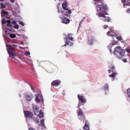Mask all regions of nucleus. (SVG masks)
<instances>
[{
  "label": "nucleus",
  "mask_w": 130,
  "mask_h": 130,
  "mask_svg": "<svg viewBox=\"0 0 130 130\" xmlns=\"http://www.w3.org/2000/svg\"><path fill=\"white\" fill-rule=\"evenodd\" d=\"M94 4L96 5V15L100 18H104L103 20L105 22H109L110 19L109 16H106L107 15V12L106 11L108 10V7L102 2V0H93Z\"/></svg>",
  "instance_id": "f257e3e1"
},
{
  "label": "nucleus",
  "mask_w": 130,
  "mask_h": 130,
  "mask_svg": "<svg viewBox=\"0 0 130 130\" xmlns=\"http://www.w3.org/2000/svg\"><path fill=\"white\" fill-rule=\"evenodd\" d=\"M64 40L66 43V44L64 45V46H67V45L72 46L74 45L73 42L75 41V40L73 38V35L72 34H68L67 36L64 38Z\"/></svg>",
  "instance_id": "f03ea898"
},
{
  "label": "nucleus",
  "mask_w": 130,
  "mask_h": 130,
  "mask_svg": "<svg viewBox=\"0 0 130 130\" xmlns=\"http://www.w3.org/2000/svg\"><path fill=\"white\" fill-rule=\"evenodd\" d=\"M62 7L63 8L64 10H61L60 13L63 14L64 16L69 17L71 15L72 11L68 7V4L67 3H63L62 5Z\"/></svg>",
  "instance_id": "7ed1b4c3"
},
{
  "label": "nucleus",
  "mask_w": 130,
  "mask_h": 130,
  "mask_svg": "<svg viewBox=\"0 0 130 130\" xmlns=\"http://www.w3.org/2000/svg\"><path fill=\"white\" fill-rule=\"evenodd\" d=\"M125 52V51L124 49H122L121 47L118 46L115 49L113 54L116 55L117 57L119 59V55L121 56H124Z\"/></svg>",
  "instance_id": "20e7f679"
},
{
  "label": "nucleus",
  "mask_w": 130,
  "mask_h": 130,
  "mask_svg": "<svg viewBox=\"0 0 130 130\" xmlns=\"http://www.w3.org/2000/svg\"><path fill=\"white\" fill-rule=\"evenodd\" d=\"M32 109L35 115H37V117L40 118H43L44 115L43 112H42L41 110L39 109L38 106L37 105H32Z\"/></svg>",
  "instance_id": "39448f33"
},
{
  "label": "nucleus",
  "mask_w": 130,
  "mask_h": 130,
  "mask_svg": "<svg viewBox=\"0 0 130 130\" xmlns=\"http://www.w3.org/2000/svg\"><path fill=\"white\" fill-rule=\"evenodd\" d=\"M77 115L79 116V120H80L81 121L82 120L83 122H84L85 120V114L83 112L82 109H79L77 110Z\"/></svg>",
  "instance_id": "423d86ee"
},
{
  "label": "nucleus",
  "mask_w": 130,
  "mask_h": 130,
  "mask_svg": "<svg viewBox=\"0 0 130 130\" xmlns=\"http://www.w3.org/2000/svg\"><path fill=\"white\" fill-rule=\"evenodd\" d=\"M24 116L26 118H32L34 114L31 112H29V111H26L25 110L24 111Z\"/></svg>",
  "instance_id": "0eeeda50"
},
{
  "label": "nucleus",
  "mask_w": 130,
  "mask_h": 130,
  "mask_svg": "<svg viewBox=\"0 0 130 130\" xmlns=\"http://www.w3.org/2000/svg\"><path fill=\"white\" fill-rule=\"evenodd\" d=\"M24 97L26 101L31 102L33 98V95L31 93H25Z\"/></svg>",
  "instance_id": "6e6552de"
},
{
  "label": "nucleus",
  "mask_w": 130,
  "mask_h": 130,
  "mask_svg": "<svg viewBox=\"0 0 130 130\" xmlns=\"http://www.w3.org/2000/svg\"><path fill=\"white\" fill-rule=\"evenodd\" d=\"M6 47H8V49H9L10 51H15L16 48H17V45L16 44H12V45H9L8 46L7 44H6Z\"/></svg>",
  "instance_id": "1a4fd4ad"
},
{
  "label": "nucleus",
  "mask_w": 130,
  "mask_h": 130,
  "mask_svg": "<svg viewBox=\"0 0 130 130\" xmlns=\"http://www.w3.org/2000/svg\"><path fill=\"white\" fill-rule=\"evenodd\" d=\"M94 41L95 40L92 35H89L88 36V42L89 44V45L92 44Z\"/></svg>",
  "instance_id": "9d476101"
},
{
  "label": "nucleus",
  "mask_w": 130,
  "mask_h": 130,
  "mask_svg": "<svg viewBox=\"0 0 130 130\" xmlns=\"http://www.w3.org/2000/svg\"><path fill=\"white\" fill-rule=\"evenodd\" d=\"M78 98L82 103H86V100L85 96L80 95V94H78Z\"/></svg>",
  "instance_id": "9b49d317"
},
{
  "label": "nucleus",
  "mask_w": 130,
  "mask_h": 130,
  "mask_svg": "<svg viewBox=\"0 0 130 130\" xmlns=\"http://www.w3.org/2000/svg\"><path fill=\"white\" fill-rule=\"evenodd\" d=\"M61 23L64 24H68L70 22V20L65 17L61 18Z\"/></svg>",
  "instance_id": "f8f14e48"
},
{
  "label": "nucleus",
  "mask_w": 130,
  "mask_h": 130,
  "mask_svg": "<svg viewBox=\"0 0 130 130\" xmlns=\"http://www.w3.org/2000/svg\"><path fill=\"white\" fill-rule=\"evenodd\" d=\"M60 83V81L59 80H54L51 82V85L52 86H58Z\"/></svg>",
  "instance_id": "ddd939ff"
},
{
  "label": "nucleus",
  "mask_w": 130,
  "mask_h": 130,
  "mask_svg": "<svg viewBox=\"0 0 130 130\" xmlns=\"http://www.w3.org/2000/svg\"><path fill=\"white\" fill-rule=\"evenodd\" d=\"M7 51L8 52V54H9L10 57H11V58L14 59L16 60H17V59L15 58V57H14V56H17V54H15V53L12 52V51H9L8 49H7Z\"/></svg>",
  "instance_id": "4468645a"
},
{
  "label": "nucleus",
  "mask_w": 130,
  "mask_h": 130,
  "mask_svg": "<svg viewBox=\"0 0 130 130\" xmlns=\"http://www.w3.org/2000/svg\"><path fill=\"white\" fill-rule=\"evenodd\" d=\"M83 130H90L89 124L87 121L85 123L84 126L83 127Z\"/></svg>",
  "instance_id": "2eb2a0df"
},
{
  "label": "nucleus",
  "mask_w": 130,
  "mask_h": 130,
  "mask_svg": "<svg viewBox=\"0 0 130 130\" xmlns=\"http://www.w3.org/2000/svg\"><path fill=\"white\" fill-rule=\"evenodd\" d=\"M36 96V102L37 103H40V99H39V94H35Z\"/></svg>",
  "instance_id": "dca6fc26"
},
{
  "label": "nucleus",
  "mask_w": 130,
  "mask_h": 130,
  "mask_svg": "<svg viewBox=\"0 0 130 130\" xmlns=\"http://www.w3.org/2000/svg\"><path fill=\"white\" fill-rule=\"evenodd\" d=\"M31 120H32V121H33L34 122H35L36 123H39V119H38V118H36V117H32Z\"/></svg>",
  "instance_id": "f3484780"
},
{
  "label": "nucleus",
  "mask_w": 130,
  "mask_h": 130,
  "mask_svg": "<svg viewBox=\"0 0 130 130\" xmlns=\"http://www.w3.org/2000/svg\"><path fill=\"white\" fill-rule=\"evenodd\" d=\"M7 26L12 27L13 26L11 20H7Z\"/></svg>",
  "instance_id": "a211bd4d"
},
{
  "label": "nucleus",
  "mask_w": 130,
  "mask_h": 130,
  "mask_svg": "<svg viewBox=\"0 0 130 130\" xmlns=\"http://www.w3.org/2000/svg\"><path fill=\"white\" fill-rule=\"evenodd\" d=\"M116 75H117V73H113L112 74L109 75V77L115 79V77L116 76Z\"/></svg>",
  "instance_id": "6ab92c4d"
},
{
  "label": "nucleus",
  "mask_w": 130,
  "mask_h": 130,
  "mask_svg": "<svg viewBox=\"0 0 130 130\" xmlns=\"http://www.w3.org/2000/svg\"><path fill=\"white\" fill-rule=\"evenodd\" d=\"M1 14H2V15L4 14L5 15H9V12L3 10L1 12Z\"/></svg>",
  "instance_id": "aec40b11"
},
{
  "label": "nucleus",
  "mask_w": 130,
  "mask_h": 130,
  "mask_svg": "<svg viewBox=\"0 0 130 130\" xmlns=\"http://www.w3.org/2000/svg\"><path fill=\"white\" fill-rule=\"evenodd\" d=\"M10 37L12 39L16 38V35L15 34H12L10 35Z\"/></svg>",
  "instance_id": "412c9836"
},
{
  "label": "nucleus",
  "mask_w": 130,
  "mask_h": 130,
  "mask_svg": "<svg viewBox=\"0 0 130 130\" xmlns=\"http://www.w3.org/2000/svg\"><path fill=\"white\" fill-rule=\"evenodd\" d=\"M111 32H112V31H108V32H107V35L108 36L114 37V35L111 34Z\"/></svg>",
  "instance_id": "4be33fe9"
},
{
  "label": "nucleus",
  "mask_w": 130,
  "mask_h": 130,
  "mask_svg": "<svg viewBox=\"0 0 130 130\" xmlns=\"http://www.w3.org/2000/svg\"><path fill=\"white\" fill-rule=\"evenodd\" d=\"M104 89L105 90H107L109 89V86L108 84H105Z\"/></svg>",
  "instance_id": "5701e85b"
},
{
  "label": "nucleus",
  "mask_w": 130,
  "mask_h": 130,
  "mask_svg": "<svg viewBox=\"0 0 130 130\" xmlns=\"http://www.w3.org/2000/svg\"><path fill=\"white\" fill-rule=\"evenodd\" d=\"M116 39L118 40V41H122L123 40L121 36H116Z\"/></svg>",
  "instance_id": "b1692460"
},
{
  "label": "nucleus",
  "mask_w": 130,
  "mask_h": 130,
  "mask_svg": "<svg viewBox=\"0 0 130 130\" xmlns=\"http://www.w3.org/2000/svg\"><path fill=\"white\" fill-rule=\"evenodd\" d=\"M13 28L18 29H19V27L18 24H16L13 26Z\"/></svg>",
  "instance_id": "393cba45"
},
{
  "label": "nucleus",
  "mask_w": 130,
  "mask_h": 130,
  "mask_svg": "<svg viewBox=\"0 0 130 130\" xmlns=\"http://www.w3.org/2000/svg\"><path fill=\"white\" fill-rule=\"evenodd\" d=\"M44 123H45V120H44V119H43V120H42L41 121V123L42 125H43V127L45 126V124H44Z\"/></svg>",
  "instance_id": "a878e982"
},
{
  "label": "nucleus",
  "mask_w": 130,
  "mask_h": 130,
  "mask_svg": "<svg viewBox=\"0 0 130 130\" xmlns=\"http://www.w3.org/2000/svg\"><path fill=\"white\" fill-rule=\"evenodd\" d=\"M125 51H126V52L130 54V48L129 47H128V48H126Z\"/></svg>",
  "instance_id": "bb28decb"
},
{
  "label": "nucleus",
  "mask_w": 130,
  "mask_h": 130,
  "mask_svg": "<svg viewBox=\"0 0 130 130\" xmlns=\"http://www.w3.org/2000/svg\"><path fill=\"white\" fill-rule=\"evenodd\" d=\"M30 87L31 90L33 91V92L35 93V88L34 87V86L30 85Z\"/></svg>",
  "instance_id": "cd10ccee"
},
{
  "label": "nucleus",
  "mask_w": 130,
  "mask_h": 130,
  "mask_svg": "<svg viewBox=\"0 0 130 130\" xmlns=\"http://www.w3.org/2000/svg\"><path fill=\"white\" fill-rule=\"evenodd\" d=\"M127 93L128 94V96L130 98V88H128L127 90Z\"/></svg>",
  "instance_id": "c85d7f7f"
},
{
  "label": "nucleus",
  "mask_w": 130,
  "mask_h": 130,
  "mask_svg": "<svg viewBox=\"0 0 130 130\" xmlns=\"http://www.w3.org/2000/svg\"><path fill=\"white\" fill-rule=\"evenodd\" d=\"M6 22H7L5 18L2 19V24H6Z\"/></svg>",
  "instance_id": "c756f323"
},
{
  "label": "nucleus",
  "mask_w": 130,
  "mask_h": 130,
  "mask_svg": "<svg viewBox=\"0 0 130 130\" xmlns=\"http://www.w3.org/2000/svg\"><path fill=\"white\" fill-rule=\"evenodd\" d=\"M1 8H6V7L4 5V4L2 3H1Z\"/></svg>",
  "instance_id": "7c9ffc66"
},
{
  "label": "nucleus",
  "mask_w": 130,
  "mask_h": 130,
  "mask_svg": "<svg viewBox=\"0 0 130 130\" xmlns=\"http://www.w3.org/2000/svg\"><path fill=\"white\" fill-rule=\"evenodd\" d=\"M30 54V52H26L24 53V55L25 56L29 55Z\"/></svg>",
  "instance_id": "2f4dec72"
},
{
  "label": "nucleus",
  "mask_w": 130,
  "mask_h": 130,
  "mask_svg": "<svg viewBox=\"0 0 130 130\" xmlns=\"http://www.w3.org/2000/svg\"><path fill=\"white\" fill-rule=\"evenodd\" d=\"M111 71L112 72H114V71L115 70V67L114 66H112V67L111 68Z\"/></svg>",
  "instance_id": "473e14b6"
},
{
  "label": "nucleus",
  "mask_w": 130,
  "mask_h": 130,
  "mask_svg": "<svg viewBox=\"0 0 130 130\" xmlns=\"http://www.w3.org/2000/svg\"><path fill=\"white\" fill-rule=\"evenodd\" d=\"M108 27H109V26L108 25L105 24L104 25V28L105 29H107Z\"/></svg>",
  "instance_id": "72a5a7b5"
},
{
  "label": "nucleus",
  "mask_w": 130,
  "mask_h": 130,
  "mask_svg": "<svg viewBox=\"0 0 130 130\" xmlns=\"http://www.w3.org/2000/svg\"><path fill=\"white\" fill-rule=\"evenodd\" d=\"M19 24L21 25L22 26H24V23L23 22H19Z\"/></svg>",
  "instance_id": "f704fd0d"
},
{
  "label": "nucleus",
  "mask_w": 130,
  "mask_h": 130,
  "mask_svg": "<svg viewBox=\"0 0 130 130\" xmlns=\"http://www.w3.org/2000/svg\"><path fill=\"white\" fill-rule=\"evenodd\" d=\"M12 24H14V25H16V24H17V22L16 21H13L12 22Z\"/></svg>",
  "instance_id": "c9c22d12"
},
{
  "label": "nucleus",
  "mask_w": 130,
  "mask_h": 130,
  "mask_svg": "<svg viewBox=\"0 0 130 130\" xmlns=\"http://www.w3.org/2000/svg\"><path fill=\"white\" fill-rule=\"evenodd\" d=\"M122 61H123L124 62H127V60H126V58L123 59H122Z\"/></svg>",
  "instance_id": "e433bc0d"
},
{
  "label": "nucleus",
  "mask_w": 130,
  "mask_h": 130,
  "mask_svg": "<svg viewBox=\"0 0 130 130\" xmlns=\"http://www.w3.org/2000/svg\"><path fill=\"white\" fill-rule=\"evenodd\" d=\"M10 1H11V2L12 3H14L15 2V0H10Z\"/></svg>",
  "instance_id": "4c0bfd02"
},
{
  "label": "nucleus",
  "mask_w": 130,
  "mask_h": 130,
  "mask_svg": "<svg viewBox=\"0 0 130 130\" xmlns=\"http://www.w3.org/2000/svg\"><path fill=\"white\" fill-rule=\"evenodd\" d=\"M28 130H36V129L33 128H30Z\"/></svg>",
  "instance_id": "58836bf2"
},
{
  "label": "nucleus",
  "mask_w": 130,
  "mask_h": 130,
  "mask_svg": "<svg viewBox=\"0 0 130 130\" xmlns=\"http://www.w3.org/2000/svg\"><path fill=\"white\" fill-rule=\"evenodd\" d=\"M130 11V9H127V13H129Z\"/></svg>",
  "instance_id": "ea45409f"
},
{
  "label": "nucleus",
  "mask_w": 130,
  "mask_h": 130,
  "mask_svg": "<svg viewBox=\"0 0 130 130\" xmlns=\"http://www.w3.org/2000/svg\"><path fill=\"white\" fill-rule=\"evenodd\" d=\"M58 13H60V10H59V7H58Z\"/></svg>",
  "instance_id": "a19ab883"
},
{
  "label": "nucleus",
  "mask_w": 130,
  "mask_h": 130,
  "mask_svg": "<svg viewBox=\"0 0 130 130\" xmlns=\"http://www.w3.org/2000/svg\"><path fill=\"white\" fill-rule=\"evenodd\" d=\"M127 6H130V2H128Z\"/></svg>",
  "instance_id": "79ce46f5"
},
{
  "label": "nucleus",
  "mask_w": 130,
  "mask_h": 130,
  "mask_svg": "<svg viewBox=\"0 0 130 130\" xmlns=\"http://www.w3.org/2000/svg\"><path fill=\"white\" fill-rule=\"evenodd\" d=\"M108 71L109 72V74L111 73V70H108Z\"/></svg>",
  "instance_id": "37998d69"
},
{
  "label": "nucleus",
  "mask_w": 130,
  "mask_h": 130,
  "mask_svg": "<svg viewBox=\"0 0 130 130\" xmlns=\"http://www.w3.org/2000/svg\"><path fill=\"white\" fill-rule=\"evenodd\" d=\"M110 52L111 53H112V50L111 49H110Z\"/></svg>",
  "instance_id": "c03bdc74"
},
{
  "label": "nucleus",
  "mask_w": 130,
  "mask_h": 130,
  "mask_svg": "<svg viewBox=\"0 0 130 130\" xmlns=\"http://www.w3.org/2000/svg\"><path fill=\"white\" fill-rule=\"evenodd\" d=\"M4 0H0V2H4Z\"/></svg>",
  "instance_id": "a18cd8bd"
},
{
  "label": "nucleus",
  "mask_w": 130,
  "mask_h": 130,
  "mask_svg": "<svg viewBox=\"0 0 130 130\" xmlns=\"http://www.w3.org/2000/svg\"><path fill=\"white\" fill-rule=\"evenodd\" d=\"M41 98H42V96H41Z\"/></svg>",
  "instance_id": "49530a36"
}]
</instances>
